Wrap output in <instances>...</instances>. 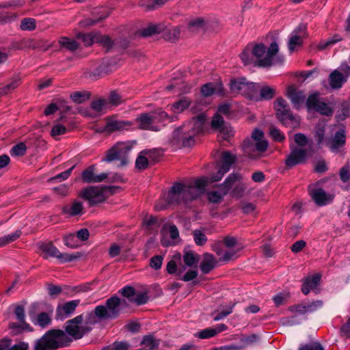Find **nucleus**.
I'll return each instance as SVG.
<instances>
[{
	"mask_svg": "<svg viewBox=\"0 0 350 350\" xmlns=\"http://www.w3.org/2000/svg\"><path fill=\"white\" fill-rule=\"evenodd\" d=\"M267 142L264 139L263 132L259 129H255L252 138L243 142V148L250 157L256 159L267 150Z\"/></svg>",
	"mask_w": 350,
	"mask_h": 350,
	"instance_id": "5",
	"label": "nucleus"
},
{
	"mask_svg": "<svg viewBox=\"0 0 350 350\" xmlns=\"http://www.w3.org/2000/svg\"><path fill=\"white\" fill-rule=\"evenodd\" d=\"M310 195L314 202L319 206H325L329 204L334 199V196L326 193L322 189L314 185L309 187Z\"/></svg>",
	"mask_w": 350,
	"mask_h": 350,
	"instance_id": "16",
	"label": "nucleus"
},
{
	"mask_svg": "<svg viewBox=\"0 0 350 350\" xmlns=\"http://www.w3.org/2000/svg\"><path fill=\"white\" fill-rule=\"evenodd\" d=\"M21 231L17 230L12 234L0 237V247L4 246L6 244L15 241L21 236Z\"/></svg>",
	"mask_w": 350,
	"mask_h": 350,
	"instance_id": "46",
	"label": "nucleus"
},
{
	"mask_svg": "<svg viewBox=\"0 0 350 350\" xmlns=\"http://www.w3.org/2000/svg\"><path fill=\"white\" fill-rule=\"evenodd\" d=\"M294 139L295 143L299 146V147L301 148L307 144L306 137L301 133L295 134L294 136Z\"/></svg>",
	"mask_w": 350,
	"mask_h": 350,
	"instance_id": "63",
	"label": "nucleus"
},
{
	"mask_svg": "<svg viewBox=\"0 0 350 350\" xmlns=\"http://www.w3.org/2000/svg\"><path fill=\"white\" fill-rule=\"evenodd\" d=\"M63 212L70 216L81 215L84 213L82 202L74 201L63 208Z\"/></svg>",
	"mask_w": 350,
	"mask_h": 350,
	"instance_id": "26",
	"label": "nucleus"
},
{
	"mask_svg": "<svg viewBox=\"0 0 350 350\" xmlns=\"http://www.w3.org/2000/svg\"><path fill=\"white\" fill-rule=\"evenodd\" d=\"M204 122V115L200 114L189 122L176 129L169 139L170 143L175 146L180 144L185 147L191 146L194 144V137L202 131Z\"/></svg>",
	"mask_w": 350,
	"mask_h": 350,
	"instance_id": "3",
	"label": "nucleus"
},
{
	"mask_svg": "<svg viewBox=\"0 0 350 350\" xmlns=\"http://www.w3.org/2000/svg\"><path fill=\"white\" fill-rule=\"evenodd\" d=\"M148 299V297L146 293H140L133 297V299H131V301L134 302L137 305L145 304Z\"/></svg>",
	"mask_w": 350,
	"mask_h": 350,
	"instance_id": "57",
	"label": "nucleus"
},
{
	"mask_svg": "<svg viewBox=\"0 0 350 350\" xmlns=\"http://www.w3.org/2000/svg\"><path fill=\"white\" fill-rule=\"evenodd\" d=\"M51 322V317L49 314L46 312H42L38 314L36 324L39 325L41 327H45L49 325Z\"/></svg>",
	"mask_w": 350,
	"mask_h": 350,
	"instance_id": "53",
	"label": "nucleus"
},
{
	"mask_svg": "<svg viewBox=\"0 0 350 350\" xmlns=\"http://www.w3.org/2000/svg\"><path fill=\"white\" fill-rule=\"evenodd\" d=\"M69 342L67 335L62 330H51L37 341L35 350H53L66 345Z\"/></svg>",
	"mask_w": 350,
	"mask_h": 350,
	"instance_id": "4",
	"label": "nucleus"
},
{
	"mask_svg": "<svg viewBox=\"0 0 350 350\" xmlns=\"http://www.w3.org/2000/svg\"><path fill=\"white\" fill-rule=\"evenodd\" d=\"M21 28L25 31H31L36 28V21L31 18H24L21 23Z\"/></svg>",
	"mask_w": 350,
	"mask_h": 350,
	"instance_id": "50",
	"label": "nucleus"
},
{
	"mask_svg": "<svg viewBox=\"0 0 350 350\" xmlns=\"http://www.w3.org/2000/svg\"><path fill=\"white\" fill-rule=\"evenodd\" d=\"M107 100L109 104V108H111V107L118 105L122 102V98L118 93L112 92Z\"/></svg>",
	"mask_w": 350,
	"mask_h": 350,
	"instance_id": "55",
	"label": "nucleus"
},
{
	"mask_svg": "<svg viewBox=\"0 0 350 350\" xmlns=\"http://www.w3.org/2000/svg\"><path fill=\"white\" fill-rule=\"evenodd\" d=\"M350 75V66L342 64L340 66L329 75V84L332 88H340Z\"/></svg>",
	"mask_w": 350,
	"mask_h": 350,
	"instance_id": "13",
	"label": "nucleus"
},
{
	"mask_svg": "<svg viewBox=\"0 0 350 350\" xmlns=\"http://www.w3.org/2000/svg\"><path fill=\"white\" fill-rule=\"evenodd\" d=\"M67 129L62 124H55L51 131V134L53 137H56L59 135L66 133Z\"/></svg>",
	"mask_w": 350,
	"mask_h": 350,
	"instance_id": "56",
	"label": "nucleus"
},
{
	"mask_svg": "<svg viewBox=\"0 0 350 350\" xmlns=\"http://www.w3.org/2000/svg\"><path fill=\"white\" fill-rule=\"evenodd\" d=\"M211 125L213 129L217 130L223 135L222 137L224 139H227L228 137L232 136L234 133L232 128L226 124L224 118L218 114L213 116Z\"/></svg>",
	"mask_w": 350,
	"mask_h": 350,
	"instance_id": "19",
	"label": "nucleus"
},
{
	"mask_svg": "<svg viewBox=\"0 0 350 350\" xmlns=\"http://www.w3.org/2000/svg\"><path fill=\"white\" fill-rule=\"evenodd\" d=\"M315 111L321 113L323 115L331 116L333 113L332 109L325 103L321 102L318 107L315 109Z\"/></svg>",
	"mask_w": 350,
	"mask_h": 350,
	"instance_id": "58",
	"label": "nucleus"
},
{
	"mask_svg": "<svg viewBox=\"0 0 350 350\" xmlns=\"http://www.w3.org/2000/svg\"><path fill=\"white\" fill-rule=\"evenodd\" d=\"M193 236L195 243L198 245H204L207 241L206 235L201 230H195Z\"/></svg>",
	"mask_w": 350,
	"mask_h": 350,
	"instance_id": "47",
	"label": "nucleus"
},
{
	"mask_svg": "<svg viewBox=\"0 0 350 350\" xmlns=\"http://www.w3.org/2000/svg\"><path fill=\"white\" fill-rule=\"evenodd\" d=\"M345 131L343 127L337 128L334 137L329 142L328 146L333 152H337L345 143Z\"/></svg>",
	"mask_w": 350,
	"mask_h": 350,
	"instance_id": "21",
	"label": "nucleus"
},
{
	"mask_svg": "<svg viewBox=\"0 0 350 350\" xmlns=\"http://www.w3.org/2000/svg\"><path fill=\"white\" fill-rule=\"evenodd\" d=\"M83 317L81 315H79L67 321L66 326V333L75 339L82 338L85 333L89 331V329L81 325Z\"/></svg>",
	"mask_w": 350,
	"mask_h": 350,
	"instance_id": "14",
	"label": "nucleus"
},
{
	"mask_svg": "<svg viewBox=\"0 0 350 350\" xmlns=\"http://www.w3.org/2000/svg\"><path fill=\"white\" fill-rule=\"evenodd\" d=\"M234 157L228 152L222 154V165L219 170L216 176L211 178L202 177L196 179L193 184L185 185L182 183H176L168 192L166 200L168 204L185 203L189 200H192L200 196L205 187L211 182L219 181L221 179L224 174L229 171L230 165L234 162Z\"/></svg>",
	"mask_w": 350,
	"mask_h": 350,
	"instance_id": "1",
	"label": "nucleus"
},
{
	"mask_svg": "<svg viewBox=\"0 0 350 350\" xmlns=\"http://www.w3.org/2000/svg\"><path fill=\"white\" fill-rule=\"evenodd\" d=\"M131 125L128 121L110 120L108 121L106 128L108 131H120L127 129Z\"/></svg>",
	"mask_w": 350,
	"mask_h": 350,
	"instance_id": "33",
	"label": "nucleus"
},
{
	"mask_svg": "<svg viewBox=\"0 0 350 350\" xmlns=\"http://www.w3.org/2000/svg\"><path fill=\"white\" fill-rule=\"evenodd\" d=\"M120 299L117 297H112L107 300L106 306H98L94 313L88 314V322L94 323L95 321L92 319L96 316L101 319H108L116 318L120 311Z\"/></svg>",
	"mask_w": 350,
	"mask_h": 350,
	"instance_id": "6",
	"label": "nucleus"
},
{
	"mask_svg": "<svg viewBox=\"0 0 350 350\" xmlns=\"http://www.w3.org/2000/svg\"><path fill=\"white\" fill-rule=\"evenodd\" d=\"M194 335L199 338L205 339L215 336V331L213 329V327H208L196 332Z\"/></svg>",
	"mask_w": 350,
	"mask_h": 350,
	"instance_id": "49",
	"label": "nucleus"
},
{
	"mask_svg": "<svg viewBox=\"0 0 350 350\" xmlns=\"http://www.w3.org/2000/svg\"><path fill=\"white\" fill-rule=\"evenodd\" d=\"M133 146L129 142H118L106 152L105 161L111 162L119 161L120 165L123 166L129 162V153Z\"/></svg>",
	"mask_w": 350,
	"mask_h": 350,
	"instance_id": "8",
	"label": "nucleus"
},
{
	"mask_svg": "<svg viewBox=\"0 0 350 350\" xmlns=\"http://www.w3.org/2000/svg\"><path fill=\"white\" fill-rule=\"evenodd\" d=\"M306 27L304 25H299L291 34L288 42V50L291 53L299 48L306 37Z\"/></svg>",
	"mask_w": 350,
	"mask_h": 350,
	"instance_id": "15",
	"label": "nucleus"
},
{
	"mask_svg": "<svg viewBox=\"0 0 350 350\" xmlns=\"http://www.w3.org/2000/svg\"><path fill=\"white\" fill-rule=\"evenodd\" d=\"M166 26L163 24H151L144 28L142 34L143 36H150L157 33H160L165 30Z\"/></svg>",
	"mask_w": 350,
	"mask_h": 350,
	"instance_id": "35",
	"label": "nucleus"
},
{
	"mask_svg": "<svg viewBox=\"0 0 350 350\" xmlns=\"http://www.w3.org/2000/svg\"><path fill=\"white\" fill-rule=\"evenodd\" d=\"M241 176L239 174H230L224 181V184L219 187L218 190H213L207 193L209 202L212 203L221 202L224 196H226L232 185L239 180Z\"/></svg>",
	"mask_w": 350,
	"mask_h": 350,
	"instance_id": "11",
	"label": "nucleus"
},
{
	"mask_svg": "<svg viewBox=\"0 0 350 350\" xmlns=\"http://www.w3.org/2000/svg\"><path fill=\"white\" fill-rule=\"evenodd\" d=\"M79 304V300H72L58 305L56 312L58 318L63 319L71 314Z\"/></svg>",
	"mask_w": 350,
	"mask_h": 350,
	"instance_id": "23",
	"label": "nucleus"
},
{
	"mask_svg": "<svg viewBox=\"0 0 350 350\" xmlns=\"http://www.w3.org/2000/svg\"><path fill=\"white\" fill-rule=\"evenodd\" d=\"M299 350H323V349L319 343L314 342L301 347Z\"/></svg>",
	"mask_w": 350,
	"mask_h": 350,
	"instance_id": "64",
	"label": "nucleus"
},
{
	"mask_svg": "<svg viewBox=\"0 0 350 350\" xmlns=\"http://www.w3.org/2000/svg\"><path fill=\"white\" fill-rule=\"evenodd\" d=\"M156 116H149L148 114L144 113L139 116L136 121L138 126L142 129H150L152 131H157L159 129L157 126H152L154 120H155Z\"/></svg>",
	"mask_w": 350,
	"mask_h": 350,
	"instance_id": "25",
	"label": "nucleus"
},
{
	"mask_svg": "<svg viewBox=\"0 0 350 350\" xmlns=\"http://www.w3.org/2000/svg\"><path fill=\"white\" fill-rule=\"evenodd\" d=\"M167 0H141L139 5L146 10H151L164 4Z\"/></svg>",
	"mask_w": 350,
	"mask_h": 350,
	"instance_id": "40",
	"label": "nucleus"
},
{
	"mask_svg": "<svg viewBox=\"0 0 350 350\" xmlns=\"http://www.w3.org/2000/svg\"><path fill=\"white\" fill-rule=\"evenodd\" d=\"M321 275L319 274H316L306 278L301 288L303 293L307 295L310 290H315L319 285Z\"/></svg>",
	"mask_w": 350,
	"mask_h": 350,
	"instance_id": "27",
	"label": "nucleus"
},
{
	"mask_svg": "<svg viewBox=\"0 0 350 350\" xmlns=\"http://www.w3.org/2000/svg\"><path fill=\"white\" fill-rule=\"evenodd\" d=\"M291 153L288 155L285 161L286 166L291 167L306 159V151L303 148L291 145Z\"/></svg>",
	"mask_w": 350,
	"mask_h": 350,
	"instance_id": "18",
	"label": "nucleus"
},
{
	"mask_svg": "<svg viewBox=\"0 0 350 350\" xmlns=\"http://www.w3.org/2000/svg\"><path fill=\"white\" fill-rule=\"evenodd\" d=\"M78 38H81L84 44L87 46L94 42H99L107 48L111 47L112 45V42L108 36L100 35L96 32L83 35L79 34Z\"/></svg>",
	"mask_w": 350,
	"mask_h": 350,
	"instance_id": "17",
	"label": "nucleus"
},
{
	"mask_svg": "<svg viewBox=\"0 0 350 350\" xmlns=\"http://www.w3.org/2000/svg\"><path fill=\"white\" fill-rule=\"evenodd\" d=\"M321 102L319 94L315 92L308 96L306 101V105L308 109L315 110Z\"/></svg>",
	"mask_w": 350,
	"mask_h": 350,
	"instance_id": "41",
	"label": "nucleus"
},
{
	"mask_svg": "<svg viewBox=\"0 0 350 350\" xmlns=\"http://www.w3.org/2000/svg\"><path fill=\"white\" fill-rule=\"evenodd\" d=\"M199 260V255L191 251L186 252L183 256L184 262L188 267H194L196 268Z\"/></svg>",
	"mask_w": 350,
	"mask_h": 350,
	"instance_id": "38",
	"label": "nucleus"
},
{
	"mask_svg": "<svg viewBox=\"0 0 350 350\" xmlns=\"http://www.w3.org/2000/svg\"><path fill=\"white\" fill-rule=\"evenodd\" d=\"M278 51V45L275 42L269 48L262 44L248 46L241 54V59L245 64L254 63L259 66H270L275 64V57Z\"/></svg>",
	"mask_w": 350,
	"mask_h": 350,
	"instance_id": "2",
	"label": "nucleus"
},
{
	"mask_svg": "<svg viewBox=\"0 0 350 350\" xmlns=\"http://www.w3.org/2000/svg\"><path fill=\"white\" fill-rule=\"evenodd\" d=\"M324 132H325V123L323 122H320L316 129V135L318 137V141L321 143L324 139Z\"/></svg>",
	"mask_w": 350,
	"mask_h": 350,
	"instance_id": "60",
	"label": "nucleus"
},
{
	"mask_svg": "<svg viewBox=\"0 0 350 350\" xmlns=\"http://www.w3.org/2000/svg\"><path fill=\"white\" fill-rule=\"evenodd\" d=\"M20 83V79L15 78L8 83L7 85L0 89V96L6 95L13 91L18 86Z\"/></svg>",
	"mask_w": 350,
	"mask_h": 350,
	"instance_id": "45",
	"label": "nucleus"
},
{
	"mask_svg": "<svg viewBox=\"0 0 350 350\" xmlns=\"http://www.w3.org/2000/svg\"><path fill=\"white\" fill-rule=\"evenodd\" d=\"M88 92H75L70 94V98L76 103H81L89 98Z\"/></svg>",
	"mask_w": 350,
	"mask_h": 350,
	"instance_id": "48",
	"label": "nucleus"
},
{
	"mask_svg": "<svg viewBox=\"0 0 350 350\" xmlns=\"http://www.w3.org/2000/svg\"><path fill=\"white\" fill-rule=\"evenodd\" d=\"M111 187H88L80 192L83 199L93 205L104 202L113 193Z\"/></svg>",
	"mask_w": 350,
	"mask_h": 350,
	"instance_id": "10",
	"label": "nucleus"
},
{
	"mask_svg": "<svg viewBox=\"0 0 350 350\" xmlns=\"http://www.w3.org/2000/svg\"><path fill=\"white\" fill-rule=\"evenodd\" d=\"M322 301L318 300L304 305L297 306V310L299 313L312 312L321 308Z\"/></svg>",
	"mask_w": 350,
	"mask_h": 350,
	"instance_id": "34",
	"label": "nucleus"
},
{
	"mask_svg": "<svg viewBox=\"0 0 350 350\" xmlns=\"http://www.w3.org/2000/svg\"><path fill=\"white\" fill-rule=\"evenodd\" d=\"M16 319L21 323H24L25 321V310L23 306H17L14 311Z\"/></svg>",
	"mask_w": 350,
	"mask_h": 350,
	"instance_id": "62",
	"label": "nucleus"
},
{
	"mask_svg": "<svg viewBox=\"0 0 350 350\" xmlns=\"http://www.w3.org/2000/svg\"><path fill=\"white\" fill-rule=\"evenodd\" d=\"M108 174L107 173L96 174L94 166L88 167L81 174L83 181L88 183H100L105 180Z\"/></svg>",
	"mask_w": 350,
	"mask_h": 350,
	"instance_id": "20",
	"label": "nucleus"
},
{
	"mask_svg": "<svg viewBox=\"0 0 350 350\" xmlns=\"http://www.w3.org/2000/svg\"><path fill=\"white\" fill-rule=\"evenodd\" d=\"M151 154L152 152L150 150L142 151L135 161V165L137 168L139 170L146 168L148 165V160L151 157Z\"/></svg>",
	"mask_w": 350,
	"mask_h": 350,
	"instance_id": "32",
	"label": "nucleus"
},
{
	"mask_svg": "<svg viewBox=\"0 0 350 350\" xmlns=\"http://www.w3.org/2000/svg\"><path fill=\"white\" fill-rule=\"evenodd\" d=\"M201 92L204 96H223L225 94V90L220 82L208 83L202 87Z\"/></svg>",
	"mask_w": 350,
	"mask_h": 350,
	"instance_id": "22",
	"label": "nucleus"
},
{
	"mask_svg": "<svg viewBox=\"0 0 350 350\" xmlns=\"http://www.w3.org/2000/svg\"><path fill=\"white\" fill-rule=\"evenodd\" d=\"M274 109L278 119L286 126L292 128L298 126L299 120L291 112L287 102L282 98H279L274 102Z\"/></svg>",
	"mask_w": 350,
	"mask_h": 350,
	"instance_id": "9",
	"label": "nucleus"
},
{
	"mask_svg": "<svg viewBox=\"0 0 350 350\" xmlns=\"http://www.w3.org/2000/svg\"><path fill=\"white\" fill-rule=\"evenodd\" d=\"M206 23V21L202 17H191L188 20L187 27L190 31L194 32L202 29Z\"/></svg>",
	"mask_w": 350,
	"mask_h": 350,
	"instance_id": "30",
	"label": "nucleus"
},
{
	"mask_svg": "<svg viewBox=\"0 0 350 350\" xmlns=\"http://www.w3.org/2000/svg\"><path fill=\"white\" fill-rule=\"evenodd\" d=\"M121 294L128 298L130 301L131 299H133V297L135 295V289L129 286H124L120 290Z\"/></svg>",
	"mask_w": 350,
	"mask_h": 350,
	"instance_id": "59",
	"label": "nucleus"
},
{
	"mask_svg": "<svg viewBox=\"0 0 350 350\" xmlns=\"http://www.w3.org/2000/svg\"><path fill=\"white\" fill-rule=\"evenodd\" d=\"M41 254L44 258L54 257L59 260L62 262H70L76 258L75 256L61 253L59 250L51 242L41 243L39 245Z\"/></svg>",
	"mask_w": 350,
	"mask_h": 350,
	"instance_id": "12",
	"label": "nucleus"
},
{
	"mask_svg": "<svg viewBox=\"0 0 350 350\" xmlns=\"http://www.w3.org/2000/svg\"><path fill=\"white\" fill-rule=\"evenodd\" d=\"M226 246L228 248L235 247L237 251L240 250L242 246L238 243L237 239L233 237H226L224 239Z\"/></svg>",
	"mask_w": 350,
	"mask_h": 350,
	"instance_id": "51",
	"label": "nucleus"
},
{
	"mask_svg": "<svg viewBox=\"0 0 350 350\" xmlns=\"http://www.w3.org/2000/svg\"><path fill=\"white\" fill-rule=\"evenodd\" d=\"M142 345H144L146 348H148V350H152L157 346L159 345V341L156 340L153 336L148 335L144 336L142 342Z\"/></svg>",
	"mask_w": 350,
	"mask_h": 350,
	"instance_id": "43",
	"label": "nucleus"
},
{
	"mask_svg": "<svg viewBox=\"0 0 350 350\" xmlns=\"http://www.w3.org/2000/svg\"><path fill=\"white\" fill-rule=\"evenodd\" d=\"M163 257L161 256H155L152 257L150 262V265L154 269H159L161 267Z\"/></svg>",
	"mask_w": 350,
	"mask_h": 350,
	"instance_id": "61",
	"label": "nucleus"
},
{
	"mask_svg": "<svg viewBox=\"0 0 350 350\" xmlns=\"http://www.w3.org/2000/svg\"><path fill=\"white\" fill-rule=\"evenodd\" d=\"M286 96L291 100L296 109H299L304 103L305 95L303 92L297 90L293 86H290L286 90Z\"/></svg>",
	"mask_w": 350,
	"mask_h": 350,
	"instance_id": "24",
	"label": "nucleus"
},
{
	"mask_svg": "<svg viewBox=\"0 0 350 350\" xmlns=\"http://www.w3.org/2000/svg\"><path fill=\"white\" fill-rule=\"evenodd\" d=\"M174 258L173 260H171L167 265V271L169 273L172 274V273H176V271H178V275H180L184 269H177V265H176V262L175 260V259L176 260H180V254H177V255H175L174 256Z\"/></svg>",
	"mask_w": 350,
	"mask_h": 350,
	"instance_id": "42",
	"label": "nucleus"
},
{
	"mask_svg": "<svg viewBox=\"0 0 350 350\" xmlns=\"http://www.w3.org/2000/svg\"><path fill=\"white\" fill-rule=\"evenodd\" d=\"M230 90L234 95L241 94L252 100L258 98L259 84L249 82L245 78H234L229 83Z\"/></svg>",
	"mask_w": 350,
	"mask_h": 350,
	"instance_id": "7",
	"label": "nucleus"
},
{
	"mask_svg": "<svg viewBox=\"0 0 350 350\" xmlns=\"http://www.w3.org/2000/svg\"><path fill=\"white\" fill-rule=\"evenodd\" d=\"M59 43L63 48L70 51H75L79 47V44L75 40L67 37L60 38Z\"/></svg>",
	"mask_w": 350,
	"mask_h": 350,
	"instance_id": "39",
	"label": "nucleus"
},
{
	"mask_svg": "<svg viewBox=\"0 0 350 350\" xmlns=\"http://www.w3.org/2000/svg\"><path fill=\"white\" fill-rule=\"evenodd\" d=\"M275 89L267 85L260 86L258 91V98H252L253 100H269L275 95Z\"/></svg>",
	"mask_w": 350,
	"mask_h": 350,
	"instance_id": "29",
	"label": "nucleus"
},
{
	"mask_svg": "<svg viewBox=\"0 0 350 350\" xmlns=\"http://www.w3.org/2000/svg\"><path fill=\"white\" fill-rule=\"evenodd\" d=\"M11 341L9 339L0 340V350H27L28 344L20 342L10 347Z\"/></svg>",
	"mask_w": 350,
	"mask_h": 350,
	"instance_id": "31",
	"label": "nucleus"
},
{
	"mask_svg": "<svg viewBox=\"0 0 350 350\" xmlns=\"http://www.w3.org/2000/svg\"><path fill=\"white\" fill-rule=\"evenodd\" d=\"M215 264L216 260L214 257L211 254H205L203 261L200 265L201 270L204 273H207L215 267Z\"/></svg>",
	"mask_w": 350,
	"mask_h": 350,
	"instance_id": "36",
	"label": "nucleus"
},
{
	"mask_svg": "<svg viewBox=\"0 0 350 350\" xmlns=\"http://www.w3.org/2000/svg\"><path fill=\"white\" fill-rule=\"evenodd\" d=\"M271 137L276 142H282L285 139L284 135L279 129L274 126H271L269 129Z\"/></svg>",
	"mask_w": 350,
	"mask_h": 350,
	"instance_id": "54",
	"label": "nucleus"
},
{
	"mask_svg": "<svg viewBox=\"0 0 350 350\" xmlns=\"http://www.w3.org/2000/svg\"><path fill=\"white\" fill-rule=\"evenodd\" d=\"M27 148L23 143H20L14 146L11 150V155L15 157L23 156L26 152Z\"/></svg>",
	"mask_w": 350,
	"mask_h": 350,
	"instance_id": "52",
	"label": "nucleus"
},
{
	"mask_svg": "<svg viewBox=\"0 0 350 350\" xmlns=\"http://www.w3.org/2000/svg\"><path fill=\"white\" fill-rule=\"evenodd\" d=\"M191 104V100L186 97L180 99L170 107V109L175 113H180L187 109Z\"/></svg>",
	"mask_w": 350,
	"mask_h": 350,
	"instance_id": "37",
	"label": "nucleus"
},
{
	"mask_svg": "<svg viewBox=\"0 0 350 350\" xmlns=\"http://www.w3.org/2000/svg\"><path fill=\"white\" fill-rule=\"evenodd\" d=\"M164 37L166 40L170 41H173L176 38H178L180 35V29L176 27H172L170 28H165V30L163 31Z\"/></svg>",
	"mask_w": 350,
	"mask_h": 350,
	"instance_id": "44",
	"label": "nucleus"
},
{
	"mask_svg": "<svg viewBox=\"0 0 350 350\" xmlns=\"http://www.w3.org/2000/svg\"><path fill=\"white\" fill-rule=\"evenodd\" d=\"M90 107L96 114L105 113L110 109L107 100L103 98H98L93 100Z\"/></svg>",
	"mask_w": 350,
	"mask_h": 350,
	"instance_id": "28",
	"label": "nucleus"
}]
</instances>
